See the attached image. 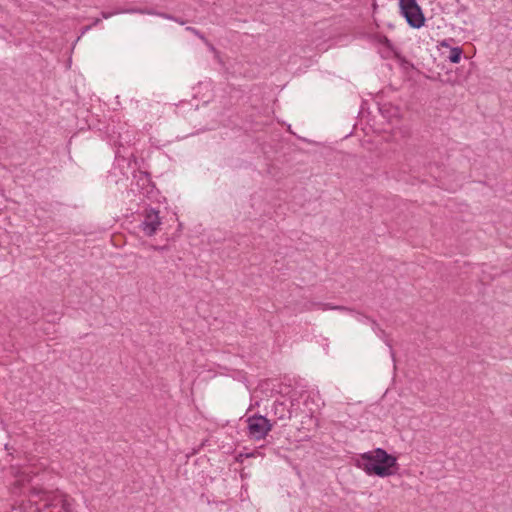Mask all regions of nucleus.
<instances>
[{
	"label": "nucleus",
	"instance_id": "423d86ee",
	"mask_svg": "<svg viewBox=\"0 0 512 512\" xmlns=\"http://www.w3.org/2000/svg\"><path fill=\"white\" fill-rule=\"evenodd\" d=\"M376 40H377L378 44L384 48L382 51L383 57L389 58L391 56V54L398 56L396 49L394 48L391 41L386 36L378 35L376 37Z\"/></svg>",
	"mask_w": 512,
	"mask_h": 512
},
{
	"label": "nucleus",
	"instance_id": "f257e3e1",
	"mask_svg": "<svg viewBox=\"0 0 512 512\" xmlns=\"http://www.w3.org/2000/svg\"><path fill=\"white\" fill-rule=\"evenodd\" d=\"M358 466L368 475H377L384 478L395 474L397 458L388 454L382 448H376L373 451L362 454L358 461Z\"/></svg>",
	"mask_w": 512,
	"mask_h": 512
},
{
	"label": "nucleus",
	"instance_id": "0eeeda50",
	"mask_svg": "<svg viewBox=\"0 0 512 512\" xmlns=\"http://www.w3.org/2000/svg\"><path fill=\"white\" fill-rule=\"evenodd\" d=\"M32 476L27 472H21L19 475H16V480L12 485V493L19 494L21 487L31 480Z\"/></svg>",
	"mask_w": 512,
	"mask_h": 512
},
{
	"label": "nucleus",
	"instance_id": "f03ea898",
	"mask_svg": "<svg viewBox=\"0 0 512 512\" xmlns=\"http://www.w3.org/2000/svg\"><path fill=\"white\" fill-rule=\"evenodd\" d=\"M400 13L413 28L423 26L425 18L416 0H399Z\"/></svg>",
	"mask_w": 512,
	"mask_h": 512
},
{
	"label": "nucleus",
	"instance_id": "f8f14e48",
	"mask_svg": "<svg viewBox=\"0 0 512 512\" xmlns=\"http://www.w3.org/2000/svg\"><path fill=\"white\" fill-rule=\"evenodd\" d=\"M126 12L127 13H141V14L145 13V11L142 9H130V10H127Z\"/></svg>",
	"mask_w": 512,
	"mask_h": 512
},
{
	"label": "nucleus",
	"instance_id": "7ed1b4c3",
	"mask_svg": "<svg viewBox=\"0 0 512 512\" xmlns=\"http://www.w3.org/2000/svg\"><path fill=\"white\" fill-rule=\"evenodd\" d=\"M32 494L38 495L43 494V497L41 498L46 502V505L48 506H60V512H74V502L75 500L71 498L66 493L57 492L55 494H50L47 492H44L40 489L33 488Z\"/></svg>",
	"mask_w": 512,
	"mask_h": 512
},
{
	"label": "nucleus",
	"instance_id": "4468645a",
	"mask_svg": "<svg viewBox=\"0 0 512 512\" xmlns=\"http://www.w3.org/2000/svg\"><path fill=\"white\" fill-rule=\"evenodd\" d=\"M278 408H281L282 412L284 411V404L283 403H278V404H275V410L277 411Z\"/></svg>",
	"mask_w": 512,
	"mask_h": 512
},
{
	"label": "nucleus",
	"instance_id": "2eb2a0df",
	"mask_svg": "<svg viewBox=\"0 0 512 512\" xmlns=\"http://www.w3.org/2000/svg\"><path fill=\"white\" fill-rule=\"evenodd\" d=\"M109 16H110V14L103 13L104 18H108Z\"/></svg>",
	"mask_w": 512,
	"mask_h": 512
},
{
	"label": "nucleus",
	"instance_id": "39448f33",
	"mask_svg": "<svg viewBox=\"0 0 512 512\" xmlns=\"http://www.w3.org/2000/svg\"><path fill=\"white\" fill-rule=\"evenodd\" d=\"M161 225L158 211L154 209L146 210L144 220L140 227L147 236L154 235Z\"/></svg>",
	"mask_w": 512,
	"mask_h": 512
},
{
	"label": "nucleus",
	"instance_id": "9b49d317",
	"mask_svg": "<svg viewBox=\"0 0 512 512\" xmlns=\"http://www.w3.org/2000/svg\"><path fill=\"white\" fill-rule=\"evenodd\" d=\"M186 30L197 36L202 41L206 38L198 29L188 26L186 27Z\"/></svg>",
	"mask_w": 512,
	"mask_h": 512
},
{
	"label": "nucleus",
	"instance_id": "20e7f679",
	"mask_svg": "<svg viewBox=\"0 0 512 512\" xmlns=\"http://www.w3.org/2000/svg\"><path fill=\"white\" fill-rule=\"evenodd\" d=\"M247 429L250 438L261 440L271 431L270 421L261 415H254L247 419Z\"/></svg>",
	"mask_w": 512,
	"mask_h": 512
},
{
	"label": "nucleus",
	"instance_id": "1a4fd4ad",
	"mask_svg": "<svg viewBox=\"0 0 512 512\" xmlns=\"http://www.w3.org/2000/svg\"><path fill=\"white\" fill-rule=\"evenodd\" d=\"M321 308L323 310H340V311H350L348 308L344 306H333L331 304H322Z\"/></svg>",
	"mask_w": 512,
	"mask_h": 512
},
{
	"label": "nucleus",
	"instance_id": "dca6fc26",
	"mask_svg": "<svg viewBox=\"0 0 512 512\" xmlns=\"http://www.w3.org/2000/svg\"><path fill=\"white\" fill-rule=\"evenodd\" d=\"M279 418H281V419L285 418V414H283V413H282V414L279 416Z\"/></svg>",
	"mask_w": 512,
	"mask_h": 512
},
{
	"label": "nucleus",
	"instance_id": "9d476101",
	"mask_svg": "<svg viewBox=\"0 0 512 512\" xmlns=\"http://www.w3.org/2000/svg\"><path fill=\"white\" fill-rule=\"evenodd\" d=\"M203 42H204V43H205V45L207 46L208 50H209L210 52H212V53L215 55V57H218L219 52H218V50L215 48V46H214L210 41H208V40H207V38H205V39L203 40Z\"/></svg>",
	"mask_w": 512,
	"mask_h": 512
},
{
	"label": "nucleus",
	"instance_id": "6e6552de",
	"mask_svg": "<svg viewBox=\"0 0 512 512\" xmlns=\"http://www.w3.org/2000/svg\"><path fill=\"white\" fill-rule=\"evenodd\" d=\"M461 55H462V49L460 47H453L451 50H450V53H449V56H448V59L452 62V63H459L460 59H461Z\"/></svg>",
	"mask_w": 512,
	"mask_h": 512
},
{
	"label": "nucleus",
	"instance_id": "ddd939ff",
	"mask_svg": "<svg viewBox=\"0 0 512 512\" xmlns=\"http://www.w3.org/2000/svg\"><path fill=\"white\" fill-rule=\"evenodd\" d=\"M152 248L156 251H164L166 246H152Z\"/></svg>",
	"mask_w": 512,
	"mask_h": 512
}]
</instances>
